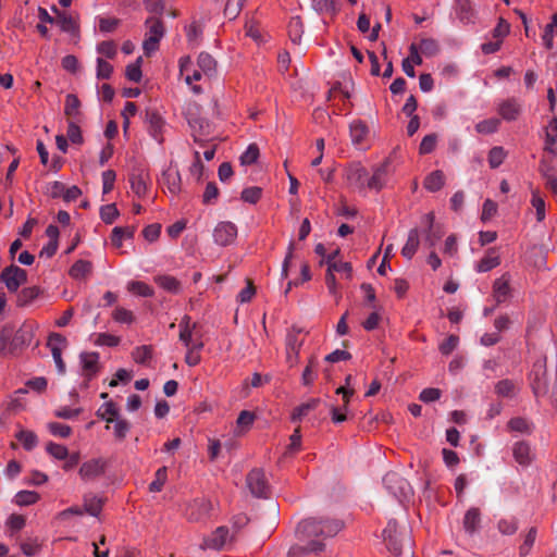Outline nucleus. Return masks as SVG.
Returning a JSON list of instances; mask_svg holds the SVG:
<instances>
[{"label": "nucleus", "mask_w": 557, "mask_h": 557, "mask_svg": "<svg viewBox=\"0 0 557 557\" xmlns=\"http://www.w3.org/2000/svg\"><path fill=\"white\" fill-rule=\"evenodd\" d=\"M419 231L416 227L411 228L408 233L407 242L401 249L403 257L408 260L412 259L419 248Z\"/></svg>", "instance_id": "nucleus-27"}, {"label": "nucleus", "mask_w": 557, "mask_h": 557, "mask_svg": "<svg viewBox=\"0 0 557 557\" xmlns=\"http://www.w3.org/2000/svg\"><path fill=\"white\" fill-rule=\"evenodd\" d=\"M317 366H318V361H317L315 357L311 356L309 359V362L306 366L305 370L302 371V375H301V382L305 386H309L314 382V380L317 377V373L314 372V369L317 368Z\"/></svg>", "instance_id": "nucleus-52"}, {"label": "nucleus", "mask_w": 557, "mask_h": 557, "mask_svg": "<svg viewBox=\"0 0 557 557\" xmlns=\"http://www.w3.org/2000/svg\"><path fill=\"white\" fill-rule=\"evenodd\" d=\"M498 114L508 122L516 121L521 114V106L516 98H508L498 106Z\"/></svg>", "instance_id": "nucleus-16"}, {"label": "nucleus", "mask_w": 557, "mask_h": 557, "mask_svg": "<svg viewBox=\"0 0 557 557\" xmlns=\"http://www.w3.org/2000/svg\"><path fill=\"white\" fill-rule=\"evenodd\" d=\"M14 264L5 267L0 273V282L5 285L10 293H16L18 290V281L13 274Z\"/></svg>", "instance_id": "nucleus-36"}, {"label": "nucleus", "mask_w": 557, "mask_h": 557, "mask_svg": "<svg viewBox=\"0 0 557 557\" xmlns=\"http://www.w3.org/2000/svg\"><path fill=\"white\" fill-rule=\"evenodd\" d=\"M507 428L510 431L525 433V434H530L532 432V429H531L529 422L527 421V419H524L522 417L511 418L507 423Z\"/></svg>", "instance_id": "nucleus-58"}, {"label": "nucleus", "mask_w": 557, "mask_h": 557, "mask_svg": "<svg viewBox=\"0 0 557 557\" xmlns=\"http://www.w3.org/2000/svg\"><path fill=\"white\" fill-rule=\"evenodd\" d=\"M418 48L426 57H434L440 51L438 42L433 38L421 39Z\"/></svg>", "instance_id": "nucleus-55"}, {"label": "nucleus", "mask_w": 557, "mask_h": 557, "mask_svg": "<svg viewBox=\"0 0 557 557\" xmlns=\"http://www.w3.org/2000/svg\"><path fill=\"white\" fill-rule=\"evenodd\" d=\"M67 345L66 337L60 333H50L47 346L50 348L59 373H65V363L62 359V349Z\"/></svg>", "instance_id": "nucleus-9"}, {"label": "nucleus", "mask_w": 557, "mask_h": 557, "mask_svg": "<svg viewBox=\"0 0 557 557\" xmlns=\"http://www.w3.org/2000/svg\"><path fill=\"white\" fill-rule=\"evenodd\" d=\"M127 289L141 297H152L154 292L153 288L141 281H132L127 285Z\"/></svg>", "instance_id": "nucleus-49"}, {"label": "nucleus", "mask_w": 557, "mask_h": 557, "mask_svg": "<svg viewBox=\"0 0 557 557\" xmlns=\"http://www.w3.org/2000/svg\"><path fill=\"white\" fill-rule=\"evenodd\" d=\"M247 0H227L224 7V16L230 21L235 20L242 12Z\"/></svg>", "instance_id": "nucleus-48"}, {"label": "nucleus", "mask_w": 557, "mask_h": 557, "mask_svg": "<svg viewBox=\"0 0 557 557\" xmlns=\"http://www.w3.org/2000/svg\"><path fill=\"white\" fill-rule=\"evenodd\" d=\"M128 181L133 193H135L139 198L146 196L148 186L143 173L131 174Z\"/></svg>", "instance_id": "nucleus-37"}, {"label": "nucleus", "mask_w": 557, "mask_h": 557, "mask_svg": "<svg viewBox=\"0 0 557 557\" xmlns=\"http://www.w3.org/2000/svg\"><path fill=\"white\" fill-rule=\"evenodd\" d=\"M40 499V495L35 491H20L14 497V502L18 506H29L36 504Z\"/></svg>", "instance_id": "nucleus-47"}, {"label": "nucleus", "mask_w": 557, "mask_h": 557, "mask_svg": "<svg viewBox=\"0 0 557 557\" xmlns=\"http://www.w3.org/2000/svg\"><path fill=\"white\" fill-rule=\"evenodd\" d=\"M288 36L294 44H299L304 34V24L300 16H294L288 23Z\"/></svg>", "instance_id": "nucleus-40"}, {"label": "nucleus", "mask_w": 557, "mask_h": 557, "mask_svg": "<svg viewBox=\"0 0 557 557\" xmlns=\"http://www.w3.org/2000/svg\"><path fill=\"white\" fill-rule=\"evenodd\" d=\"M156 283L164 290L177 294L181 290V282L171 275H160L154 278Z\"/></svg>", "instance_id": "nucleus-39"}, {"label": "nucleus", "mask_w": 557, "mask_h": 557, "mask_svg": "<svg viewBox=\"0 0 557 557\" xmlns=\"http://www.w3.org/2000/svg\"><path fill=\"white\" fill-rule=\"evenodd\" d=\"M445 185V175L442 170H435L428 174L423 181V187L430 193L441 190Z\"/></svg>", "instance_id": "nucleus-24"}, {"label": "nucleus", "mask_w": 557, "mask_h": 557, "mask_svg": "<svg viewBox=\"0 0 557 557\" xmlns=\"http://www.w3.org/2000/svg\"><path fill=\"white\" fill-rule=\"evenodd\" d=\"M135 226H115L111 233V244L115 248H121L124 238H133L135 235Z\"/></svg>", "instance_id": "nucleus-29"}, {"label": "nucleus", "mask_w": 557, "mask_h": 557, "mask_svg": "<svg viewBox=\"0 0 557 557\" xmlns=\"http://www.w3.org/2000/svg\"><path fill=\"white\" fill-rule=\"evenodd\" d=\"M81 362L83 374L87 382L91 381L100 370L98 352H82Z\"/></svg>", "instance_id": "nucleus-15"}, {"label": "nucleus", "mask_w": 557, "mask_h": 557, "mask_svg": "<svg viewBox=\"0 0 557 557\" xmlns=\"http://www.w3.org/2000/svg\"><path fill=\"white\" fill-rule=\"evenodd\" d=\"M492 289V295L496 306L507 301L512 294V289L510 287V275L508 273H504L500 277L496 278L493 283Z\"/></svg>", "instance_id": "nucleus-13"}, {"label": "nucleus", "mask_w": 557, "mask_h": 557, "mask_svg": "<svg viewBox=\"0 0 557 557\" xmlns=\"http://www.w3.org/2000/svg\"><path fill=\"white\" fill-rule=\"evenodd\" d=\"M325 549V544L322 541L312 540L308 542L307 545L300 546L295 545L292 546L287 553L288 557H301L309 554L319 555Z\"/></svg>", "instance_id": "nucleus-18"}, {"label": "nucleus", "mask_w": 557, "mask_h": 557, "mask_svg": "<svg viewBox=\"0 0 557 557\" xmlns=\"http://www.w3.org/2000/svg\"><path fill=\"white\" fill-rule=\"evenodd\" d=\"M168 478L166 467H161L156 472L154 480L149 484V492H161Z\"/></svg>", "instance_id": "nucleus-61"}, {"label": "nucleus", "mask_w": 557, "mask_h": 557, "mask_svg": "<svg viewBox=\"0 0 557 557\" xmlns=\"http://www.w3.org/2000/svg\"><path fill=\"white\" fill-rule=\"evenodd\" d=\"M500 125V121L496 117L486 119L479 122L475 125V131L479 134H493L498 131Z\"/></svg>", "instance_id": "nucleus-53"}, {"label": "nucleus", "mask_w": 557, "mask_h": 557, "mask_svg": "<svg viewBox=\"0 0 557 557\" xmlns=\"http://www.w3.org/2000/svg\"><path fill=\"white\" fill-rule=\"evenodd\" d=\"M530 385L536 397L545 395L548 392L547 386V358L541 354L534 360L529 375Z\"/></svg>", "instance_id": "nucleus-4"}, {"label": "nucleus", "mask_w": 557, "mask_h": 557, "mask_svg": "<svg viewBox=\"0 0 557 557\" xmlns=\"http://www.w3.org/2000/svg\"><path fill=\"white\" fill-rule=\"evenodd\" d=\"M34 337V332L30 326L22 325L11 337L9 354L15 355L21 351L24 347L30 345Z\"/></svg>", "instance_id": "nucleus-12"}, {"label": "nucleus", "mask_w": 557, "mask_h": 557, "mask_svg": "<svg viewBox=\"0 0 557 557\" xmlns=\"http://www.w3.org/2000/svg\"><path fill=\"white\" fill-rule=\"evenodd\" d=\"M104 504V499L95 495H85L84 497V511L92 517H98Z\"/></svg>", "instance_id": "nucleus-34"}, {"label": "nucleus", "mask_w": 557, "mask_h": 557, "mask_svg": "<svg viewBox=\"0 0 557 557\" xmlns=\"http://www.w3.org/2000/svg\"><path fill=\"white\" fill-rule=\"evenodd\" d=\"M188 124L193 129V136H194V140L196 143L201 141L200 136H206L209 133L208 131H209L210 125H209L208 121H206L205 119L190 117V119H188Z\"/></svg>", "instance_id": "nucleus-33"}, {"label": "nucleus", "mask_w": 557, "mask_h": 557, "mask_svg": "<svg viewBox=\"0 0 557 557\" xmlns=\"http://www.w3.org/2000/svg\"><path fill=\"white\" fill-rule=\"evenodd\" d=\"M16 301L15 305L18 308H24L29 306L34 300H36L41 294L42 289L39 286H29L24 287L20 292H16Z\"/></svg>", "instance_id": "nucleus-21"}, {"label": "nucleus", "mask_w": 557, "mask_h": 557, "mask_svg": "<svg viewBox=\"0 0 557 557\" xmlns=\"http://www.w3.org/2000/svg\"><path fill=\"white\" fill-rule=\"evenodd\" d=\"M262 197V188L258 186H251L245 188L240 194V199L245 202L256 205Z\"/></svg>", "instance_id": "nucleus-57"}, {"label": "nucleus", "mask_w": 557, "mask_h": 557, "mask_svg": "<svg viewBox=\"0 0 557 557\" xmlns=\"http://www.w3.org/2000/svg\"><path fill=\"white\" fill-rule=\"evenodd\" d=\"M109 467L104 458H92L82 463L78 474L84 481L96 480L102 476Z\"/></svg>", "instance_id": "nucleus-8"}, {"label": "nucleus", "mask_w": 557, "mask_h": 557, "mask_svg": "<svg viewBox=\"0 0 557 557\" xmlns=\"http://www.w3.org/2000/svg\"><path fill=\"white\" fill-rule=\"evenodd\" d=\"M13 335L12 325H3L0 330V356L9 352L11 337Z\"/></svg>", "instance_id": "nucleus-62"}, {"label": "nucleus", "mask_w": 557, "mask_h": 557, "mask_svg": "<svg viewBox=\"0 0 557 557\" xmlns=\"http://www.w3.org/2000/svg\"><path fill=\"white\" fill-rule=\"evenodd\" d=\"M246 483L255 497L269 498L271 496V486L262 469L255 468L249 471L246 476Z\"/></svg>", "instance_id": "nucleus-5"}, {"label": "nucleus", "mask_w": 557, "mask_h": 557, "mask_svg": "<svg viewBox=\"0 0 557 557\" xmlns=\"http://www.w3.org/2000/svg\"><path fill=\"white\" fill-rule=\"evenodd\" d=\"M383 541L388 552L395 556H400L405 547L410 549L412 544L409 528L400 527L394 519H391L383 530Z\"/></svg>", "instance_id": "nucleus-2"}, {"label": "nucleus", "mask_w": 557, "mask_h": 557, "mask_svg": "<svg viewBox=\"0 0 557 557\" xmlns=\"http://www.w3.org/2000/svg\"><path fill=\"white\" fill-rule=\"evenodd\" d=\"M97 52L113 60L117 54V47L113 40H104L97 45Z\"/></svg>", "instance_id": "nucleus-60"}, {"label": "nucleus", "mask_w": 557, "mask_h": 557, "mask_svg": "<svg viewBox=\"0 0 557 557\" xmlns=\"http://www.w3.org/2000/svg\"><path fill=\"white\" fill-rule=\"evenodd\" d=\"M367 176L368 171L361 163H351L344 171L347 185L360 190L366 187Z\"/></svg>", "instance_id": "nucleus-10"}, {"label": "nucleus", "mask_w": 557, "mask_h": 557, "mask_svg": "<svg viewBox=\"0 0 557 557\" xmlns=\"http://www.w3.org/2000/svg\"><path fill=\"white\" fill-rule=\"evenodd\" d=\"M77 120H69L66 136L72 144L82 145L84 141Z\"/></svg>", "instance_id": "nucleus-51"}, {"label": "nucleus", "mask_w": 557, "mask_h": 557, "mask_svg": "<svg viewBox=\"0 0 557 557\" xmlns=\"http://www.w3.org/2000/svg\"><path fill=\"white\" fill-rule=\"evenodd\" d=\"M437 135L435 133L425 135L419 146V153L421 156L433 152L436 148Z\"/></svg>", "instance_id": "nucleus-59"}, {"label": "nucleus", "mask_w": 557, "mask_h": 557, "mask_svg": "<svg viewBox=\"0 0 557 557\" xmlns=\"http://www.w3.org/2000/svg\"><path fill=\"white\" fill-rule=\"evenodd\" d=\"M16 440L20 441L25 450L29 451L34 449L38 443L37 435L33 431L21 430L15 435Z\"/></svg>", "instance_id": "nucleus-46"}, {"label": "nucleus", "mask_w": 557, "mask_h": 557, "mask_svg": "<svg viewBox=\"0 0 557 557\" xmlns=\"http://www.w3.org/2000/svg\"><path fill=\"white\" fill-rule=\"evenodd\" d=\"M260 156V150L257 144H250L246 151L240 156L242 165H251L257 162Z\"/></svg>", "instance_id": "nucleus-54"}, {"label": "nucleus", "mask_w": 557, "mask_h": 557, "mask_svg": "<svg viewBox=\"0 0 557 557\" xmlns=\"http://www.w3.org/2000/svg\"><path fill=\"white\" fill-rule=\"evenodd\" d=\"M113 65L102 58L97 59V72L96 76L98 79H109L113 74Z\"/></svg>", "instance_id": "nucleus-63"}, {"label": "nucleus", "mask_w": 557, "mask_h": 557, "mask_svg": "<svg viewBox=\"0 0 557 557\" xmlns=\"http://www.w3.org/2000/svg\"><path fill=\"white\" fill-rule=\"evenodd\" d=\"M52 10L57 13L55 23L60 26L62 32L71 34L78 32V25L75 23L72 16L60 12L55 5L52 7Z\"/></svg>", "instance_id": "nucleus-31"}, {"label": "nucleus", "mask_w": 557, "mask_h": 557, "mask_svg": "<svg viewBox=\"0 0 557 557\" xmlns=\"http://www.w3.org/2000/svg\"><path fill=\"white\" fill-rule=\"evenodd\" d=\"M386 165L377 168L370 178L367 177L366 186L370 189L381 190L385 184Z\"/></svg>", "instance_id": "nucleus-38"}, {"label": "nucleus", "mask_w": 557, "mask_h": 557, "mask_svg": "<svg viewBox=\"0 0 557 557\" xmlns=\"http://www.w3.org/2000/svg\"><path fill=\"white\" fill-rule=\"evenodd\" d=\"M500 264V256L497 248H488L485 256L480 259L475 265V270L481 273L488 272Z\"/></svg>", "instance_id": "nucleus-19"}, {"label": "nucleus", "mask_w": 557, "mask_h": 557, "mask_svg": "<svg viewBox=\"0 0 557 557\" xmlns=\"http://www.w3.org/2000/svg\"><path fill=\"white\" fill-rule=\"evenodd\" d=\"M162 184L172 195H178L182 191V177L180 171L171 168L163 171Z\"/></svg>", "instance_id": "nucleus-20"}, {"label": "nucleus", "mask_w": 557, "mask_h": 557, "mask_svg": "<svg viewBox=\"0 0 557 557\" xmlns=\"http://www.w3.org/2000/svg\"><path fill=\"white\" fill-rule=\"evenodd\" d=\"M143 58L138 57L135 62L128 64L125 69V77L134 83H139L143 78L141 71Z\"/></svg>", "instance_id": "nucleus-45"}, {"label": "nucleus", "mask_w": 557, "mask_h": 557, "mask_svg": "<svg viewBox=\"0 0 557 557\" xmlns=\"http://www.w3.org/2000/svg\"><path fill=\"white\" fill-rule=\"evenodd\" d=\"M92 272V263L79 259L69 270V275L74 280H84Z\"/></svg>", "instance_id": "nucleus-28"}, {"label": "nucleus", "mask_w": 557, "mask_h": 557, "mask_svg": "<svg viewBox=\"0 0 557 557\" xmlns=\"http://www.w3.org/2000/svg\"><path fill=\"white\" fill-rule=\"evenodd\" d=\"M197 64L201 72L208 76H212L216 73V61L208 52H201L198 55Z\"/></svg>", "instance_id": "nucleus-35"}, {"label": "nucleus", "mask_w": 557, "mask_h": 557, "mask_svg": "<svg viewBox=\"0 0 557 557\" xmlns=\"http://www.w3.org/2000/svg\"><path fill=\"white\" fill-rule=\"evenodd\" d=\"M456 14L462 24L474 22L475 11L470 0H456Z\"/></svg>", "instance_id": "nucleus-22"}, {"label": "nucleus", "mask_w": 557, "mask_h": 557, "mask_svg": "<svg viewBox=\"0 0 557 557\" xmlns=\"http://www.w3.org/2000/svg\"><path fill=\"white\" fill-rule=\"evenodd\" d=\"M237 237V227L232 222H220L214 231L213 238L215 244L226 247L234 243Z\"/></svg>", "instance_id": "nucleus-11"}, {"label": "nucleus", "mask_w": 557, "mask_h": 557, "mask_svg": "<svg viewBox=\"0 0 557 557\" xmlns=\"http://www.w3.org/2000/svg\"><path fill=\"white\" fill-rule=\"evenodd\" d=\"M557 34V12L552 15V22L545 26L542 36L543 45L547 50L554 47V34Z\"/></svg>", "instance_id": "nucleus-41"}, {"label": "nucleus", "mask_w": 557, "mask_h": 557, "mask_svg": "<svg viewBox=\"0 0 557 557\" xmlns=\"http://www.w3.org/2000/svg\"><path fill=\"white\" fill-rule=\"evenodd\" d=\"M120 215L115 203L104 205L100 208V218L106 224H112Z\"/></svg>", "instance_id": "nucleus-56"}, {"label": "nucleus", "mask_w": 557, "mask_h": 557, "mask_svg": "<svg viewBox=\"0 0 557 557\" xmlns=\"http://www.w3.org/2000/svg\"><path fill=\"white\" fill-rule=\"evenodd\" d=\"M512 456L516 462L522 467H528L534 459L531 446L527 441H519L513 444Z\"/></svg>", "instance_id": "nucleus-17"}, {"label": "nucleus", "mask_w": 557, "mask_h": 557, "mask_svg": "<svg viewBox=\"0 0 557 557\" xmlns=\"http://www.w3.org/2000/svg\"><path fill=\"white\" fill-rule=\"evenodd\" d=\"M46 450L58 460H65L69 456V449L66 446L53 442H49L47 444Z\"/></svg>", "instance_id": "nucleus-64"}, {"label": "nucleus", "mask_w": 557, "mask_h": 557, "mask_svg": "<svg viewBox=\"0 0 557 557\" xmlns=\"http://www.w3.org/2000/svg\"><path fill=\"white\" fill-rule=\"evenodd\" d=\"M147 29L143 42V49L146 57H150L159 49L161 39L165 34V26L161 17L149 16L145 21Z\"/></svg>", "instance_id": "nucleus-3"}, {"label": "nucleus", "mask_w": 557, "mask_h": 557, "mask_svg": "<svg viewBox=\"0 0 557 557\" xmlns=\"http://www.w3.org/2000/svg\"><path fill=\"white\" fill-rule=\"evenodd\" d=\"M81 100L74 94L66 95L65 98V107L64 114L67 120H77L81 121L82 112H81Z\"/></svg>", "instance_id": "nucleus-25"}, {"label": "nucleus", "mask_w": 557, "mask_h": 557, "mask_svg": "<svg viewBox=\"0 0 557 557\" xmlns=\"http://www.w3.org/2000/svg\"><path fill=\"white\" fill-rule=\"evenodd\" d=\"M153 348L151 345L138 346L132 352V357L136 363L146 364L152 359Z\"/></svg>", "instance_id": "nucleus-43"}, {"label": "nucleus", "mask_w": 557, "mask_h": 557, "mask_svg": "<svg viewBox=\"0 0 557 557\" xmlns=\"http://www.w3.org/2000/svg\"><path fill=\"white\" fill-rule=\"evenodd\" d=\"M369 133L368 126L362 121H356L350 124V136L354 144H361Z\"/></svg>", "instance_id": "nucleus-42"}, {"label": "nucleus", "mask_w": 557, "mask_h": 557, "mask_svg": "<svg viewBox=\"0 0 557 557\" xmlns=\"http://www.w3.org/2000/svg\"><path fill=\"white\" fill-rule=\"evenodd\" d=\"M495 393L502 397H513L516 394V385L509 379L500 380L495 385Z\"/></svg>", "instance_id": "nucleus-50"}, {"label": "nucleus", "mask_w": 557, "mask_h": 557, "mask_svg": "<svg viewBox=\"0 0 557 557\" xmlns=\"http://www.w3.org/2000/svg\"><path fill=\"white\" fill-rule=\"evenodd\" d=\"M143 119L149 135L159 144H162L164 141L163 129L165 127V120L160 112L154 108H146Z\"/></svg>", "instance_id": "nucleus-6"}, {"label": "nucleus", "mask_w": 557, "mask_h": 557, "mask_svg": "<svg viewBox=\"0 0 557 557\" xmlns=\"http://www.w3.org/2000/svg\"><path fill=\"white\" fill-rule=\"evenodd\" d=\"M507 157V152L500 146H495L488 151V165L491 169H497L500 166Z\"/></svg>", "instance_id": "nucleus-44"}, {"label": "nucleus", "mask_w": 557, "mask_h": 557, "mask_svg": "<svg viewBox=\"0 0 557 557\" xmlns=\"http://www.w3.org/2000/svg\"><path fill=\"white\" fill-rule=\"evenodd\" d=\"M96 416L107 423H112L120 416V409L113 400H109L100 406Z\"/></svg>", "instance_id": "nucleus-26"}, {"label": "nucleus", "mask_w": 557, "mask_h": 557, "mask_svg": "<svg viewBox=\"0 0 557 557\" xmlns=\"http://www.w3.org/2000/svg\"><path fill=\"white\" fill-rule=\"evenodd\" d=\"M320 401H321L320 398H311L307 403H302L301 405L295 407L290 414L292 422L300 421L310 411L317 409Z\"/></svg>", "instance_id": "nucleus-30"}, {"label": "nucleus", "mask_w": 557, "mask_h": 557, "mask_svg": "<svg viewBox=\"0 0 557 557\" xmlns=\"http://www.w3.org/2000/svg\"><path fill=\"white\" fill-rule=\"evenodd\" d=\"M302 333V329L293 325L286 335L285 345H286V362L288 366L295 367L299 362V352L304 345V339L299 338V335Z\"/></svg>", "instance_id": "nucleus-7"}, {"label": "nucleus", "mask_w": 557, "mask_h": 557, "mask_svg": "<svg viewBox=\"0 0 557 557\" xmlns=\"http://www.w3.org/2000/svg\"><path fill=\"white\" fill-rule=\"evenodd\" d=\"M228 529L226 527H219L212 533L211 537L207 541V546L212 549L220 550L226 543Z\"/></svg>", "instance_id": "nucleus-32"}, {"label": "nucleus", "mask_w": 557, "mask_h": 557, "mask_svg": "<svg viewBox=\"0 0 557 557\" xmlns=\"http://www.w3.org/2000/svg\"><path fill=\"white\" fill-rule=\"evenodd\" d=\"M481 524V511L476 507H471L467 510L463 517L465 531L473 535L480 528Z\"/></svg>", "instance_id": "nucleus-23"}, {"label": "nucleus", "mask_w": 557, "mask_h": 557, "mask_svg": "<svg viewBox=\"0 0 557 557\" xmlns=\"http://www.w3.org/2000/svg\"><path fill=\"white\" fill-rule=\"evenodd\" d=\"M344 528V522L330 518H307L300 521L296 529L299 539L333 537Z\"/></svg>", "instance_id": "nucleus-1"}, {"label": "nucleus", "mask_w": 557, "mask_h": 557, "mask_svg": "<svg viewBox=\"0 0 557 557\" xmlns=\"http://www.w3.org/2000/svg\"><path fill=\"white\" fill-rule=\"evenodd\" d=\"M424 220L428 224L425 234V242L430 247H434L436 243L445 235V230L442 224L435 223V214L433 211L424 215Z\"/></svg>", "instance_id": "nucleus-14"}]
</instances>
